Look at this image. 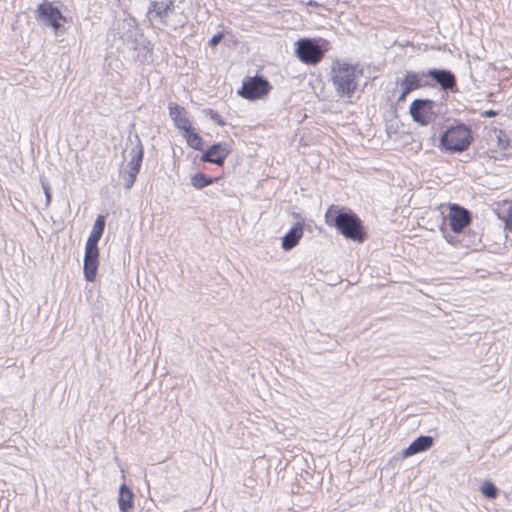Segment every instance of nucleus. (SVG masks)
<instances>
[{
	"mask_svg": "<svg viewBox=\"0 0 512 512\" xmlns=\"http://www.w3.org/2000/svg\"><path fill=\"white\" fill-rule=\"evenodd\" d=\"M105 228V217L103 215H98L93 227L92 231L86 241L85 245V255H84V265L83 272L86 281L94 282L99 266V249L98 242L102 237Z\"/></svg>",
	"mask_w": 512,
	"mask_h": 512,
	"instance_id": "1",
	"label": "nucleus"
},
{
	"mask_svg": "<svg viewBox=\"0 0 512 512\" xmlns=\"http://www.w3.org/2000/svg\"><path fill=\"white\" fill-rule=\"evenodd\" d=\"M473 141L470 127L465 124H456L447 127L439 139V148L450 153L466 151Z\"/></svg>",
	"mask_w": 512,
	"mask_h": 512,
	"instance_id": "2",
	"label": "nucleus"
},
{
	"mask_svg": "<svg viewBox=\"0 0 512 512\" xmlns=\"http://www.w3.org/2000/svg\"><path fill=\"white\" fill-rule=\"evenodd\" d=\"M331 80L340 97L352 96V65L335 60L331 66Z\"/></svg>",
	"mask_w": 512,
	"mask_h": 512,
	"instance_id": "3",
	"label": "nucleus"
},
{
	"mask_svg": "<svg viewBox=\"0 0 512 512\" xmlns=\"http://www.w3.org/2000/svg\"><path fill=\"white\" fill-rule=\"evenodd\" d=\"M324 218L328 226L335 227L343 236L352 239V211L339 205H331Z\"/></svg>",
	"mask_w": 512,
	"mask_h": 512,
	"instance_id": "4",
	"label": "nucleus"
},
{
	"mask_svg": "<svg viewBox=\"0 0 512 512\" xmlns=\"http://www.w3.org/2000/svg\"><path fill=\"white\" fill-rule=\"evenodd\" d=\"M510 146L511 139L505 130L496 127L490 130L486 149V154L489 158L494 160L504 159Z\"/></svg>",
	"mask_w": 512,
	"mask_h": 512,
	"instance_id": "5",
	"label": "nucleus"
},
{
	"mask_svg": "<svg viewBox=\"0 0 512 512\" xmlns=\"http://www.w3.org/2000/svg\"><path fill=\"white\" fill-rule=\"evenodd\" d=\"M324 49L319 42L313 39H300L297 41L296 54L305 64L315 65L324 56Z\"/></svg>",
	"mask_w": 512,
	"mask_h": 512,
	"instance_id": "6",
	"label": "nucleus"
},
{
	"mask_svg": "<svg viewBox=\"0 0 512 512\" xmlns=\"http://www.w3.org/2000/svg\"><path fill=\"white\" fill-rule=\"evenodd\" d=\"M137 142L130 149V160L128 162V169L123 173L124 186L126 189H131L135 183L136 177L140 171L143 160L144 150L142 143L138 137Z\"/></svg>",
	"mask_w": 512,
	"mask_h": 512,
	"instance_id": "7",
	"label": "nucleus"
},
{
	"mask_svg": "<svg viewBox=\"0 0 512 512\" xmlns=\"http://www.w3.org/2000/svg\"><path fill=\"white\" fill-rule=\"evenodd\" d=\"M271 89L269 82L262 76L248 77L243 81L238 94L248 100H255L265 96Z\"/></svg>",
	"mask_w": 512,
	"mask_h": 512,
	"instance_id": "8",
	"label": "nucleus"
},
{
	"mask_svg": "<svg viewBox=\"0 0 512 512\" xmlns=\"http://www.w3.org/2000/svg\"><path fill=\"white\" fill-rule=\"evenodd\" d=\"M446 207L448 209L446 219L451 230L456 234L462 233L471 224V213L456 203H449Z\"/></svg>",
	"mask_w": 512,
	"mask_h": 512,
	"instance_id": "9",
	"label": "nucleus"
},
{
	"mask_svg": "<svg viewBox=\"0 0 512 512\" xmlns=\"http://www.w3.org/2000/svg\"><path fill=\"white\" fill-rule=\"evenodd\" d=\"M434 107L435 103L433 100L416 99L410 104L409 112L415 122L426 126L436 117Z\"/></svg>",
	"mask_w": 512,
	"mask_h": 512,
	"instance_id": "10",
	"label": "nucleus"
},
{
	"mask_svg": "<svg viewBox=\"0 0 512 512\" xmlns=\"http://www.w3.org/2000/svg\"><path fill=\"white\" fill-rule=\"evenodd\" d=\"M36 12L38 19L51 26L54 30L57 31L63 27L65 17L51 2L44 0L38 5Z\"/></svg>",
	"mask_w": 512,
	"mask_h": 512,
	"instance_id": "11",
	"label": "nucleus"
},
{
	"mask_svg": "<svg viewBox=\"0 0 512 512\" xmlns=\"http://www.w3.org/2000/svg\"><path fill=\"white\" fill-rule=\"evenodd\" d=\"M402 89L399 100H405L407 95L414 90L429 86L430 83L426 79V72L408 71L399 82Z\"/></svg>",
	"mask_w": 512,
	"mask_h": 512,
	"instance_id": "12",
	"label": "nucleus"
},
{
	"mask_svg": "<svg viewBox=\"0 0 512 512\" xmlns=\"http://www.w3.org/2000/svg\"><path fill=\"white\" fill-rule=\"evenodd\" d=\"M230 151L231 150L228 143L219 142L210 146L202 155L201 160L203 162L213 163L221 166L223 165Z\"/></svg>",
	"mask_w": 512,
	"mask_h": 512,
	"instance_id": "13",
	"label": "nucleus"
},
{
	"mask_svg": "<svg viewBox=\"0 0 512 512\" xmlns=\"http://www.w3.org/2000/svg\"><path fill=\"white\" fill-rule=\"evenodd\" d=\"M169 115L174 122V125L183 132L191 128V122L188 118V113L183 106L177 103L170 102L168 104Z\"/></svg>",
	"mask_w": 512,
	"mask_h": 512,
	"instance_id": "14",
	"label": "nucleus"
},
{
	"mask_svg": "<svg viewBox=\"0 0 512 512\" xmlns=\"http://www.w3.org/2000/svg\"><path fill=\"white\" fill-rule=\"evenodd\" d=\"M427 77H432L444 90H453L456 86L455 76L447 70H429L426 72Z\"/></svg>",
	"mask_w": 512,
	"mask_h": 512,
	"instance_id": "15",
	"label": "nucleus"
},
{
	"mask_svg": "<svg viewBox=\"0 0 512 512\" xmlns=\"http://www.w3.org/2000/svg\"><path fill=\"white\" fill-rule=\"evenodd\" d=\"M304 227L302 223H296L282 238L281 247L284 251H290L303 236Z\"/></svg>",
	"mask_w": 512,
	"mask_h": 512,
	"instance_id": "16",
	"label": "nucleus"
},
{
	"mask_svg": "<svg viewBox=\"0 0 512 512\" xmlns=\"http://www.w3.org/2000/svg\"><path fill=\"white\" fill-rule=\"evenodd\" d=\"M433 445V438L430 436H420L415 439L404 451V457H410L417 453L430 449Z\"/></svg>",
	"mask_w": 512,
	"mask_h": 512,
	"instance_id": "17",
	"label": "nucleus"
},
{
	"mask_svg": "<svg viewBox=\"0 0 512 512\" xmlns=\"http://www.w3.org/2000/svg\"><path fill=\"white\" fill-rule=\"evenodd\" d=\"M133 498L132 491L122 484L119 488L118 505L121 512H132L133 510Z\"/></svg>",
	"mask_w": 512,
	"mask_h": 512,
	"instance_id": "18",
	"label": "nucleus"
},
{
	"mask_svg": "<svg viewBox=\"0 0 512 512\" xmlns=\"http://www.w3.org/2000/svg\"><path fill=\"white\" fill-rule=\"evenodd\" d=\"M172 1L166 3L164 1H152L148 7V13L154 15L155 17L162 18L168 14L172 6Z\"/></svg>",
	"mask_w": 512,
	"mask_h": 512,
	"instance_id": "19",
	"label": "nucleus"
},
{
	"mask_svg": "<svg viewBox=\"0 0 512 512\" xmlns=\"http://www.w3.org/2000/svg\"><path fill=\"white\" fill-rule=\"evenodd\" d=\"M183 136L187 141V144L195 149L202 150L203 140L202 138L192 130V127L183 132Z\"/></svg>",
	"mask_w": 512,
	"mask_h": 512,
	"instance_id": "20",
	"label": "nucleus"
},
{
	"mask_svg": "<svg viewBox=\"0 0 512 512\" xmlns=\"http://www.w3.org/2000/svg\"><path fill=\"white\" fill-rule=\"evenodd\" d=\"M214 182L213 178L206 176L204 173H196L191 178V184L196 189H202Z\"/></svg>",
	"mask_w": 512,
	"mask_h": 512,
	"instance_id": "21",
	"label": "nucleus"
},
{
	"mask_svg": "<svg viewBox=\"0 0 512 512\" xmlns=\"http://www.w3.org/2000/svg\"><path fill=\"white\" fill-rule=\"evenodd\" d=\"M481 492L482 494L489 498V499H494L496 498L497 494H498V489L496 488V486L490 482V481H485L482 486H481Z\"/></svg>",
	"mask_w": 512,
	"mask_h": 512,
	"instance_id": "22",
	"label": "nucleus"
},
{
	"mask_svg": "<svg viewBox=\"0 0 512 512\" xmlns=\"http://www.w3.org/2000/svg\"><path fill=\"white\" fill-rule=\"evenodd\" d=\"M366 238V233L362 226L361 220L354 216V241L363 242Z\"/></svg>",
	"mask_w": 512,
	"mask_h": 512,
	"instance_id": "23",
	"label": "nucleus"
},
{
	"mask_svg": "<svg viewBox=\"0 0 512 512\" xmlns=\"http://www.w3.org/2000/svg\"><path fill=\"white\" fill-rule=\"evenodd\" d=\"M40 183L46 198L45 205L48 207L51 203V188L45 177L40 178Z\"/></svg>",
	"mask_w": 512,
	"mask_h": 512,
	"instance_id": "24",
	"label": "nucleus"
},
{
	"mask_svg": "<svg viewBox=\"0 0 512 512\" xmlns=\"http://www.w3.org/2000/svg\"><path fill=\"white\" fill-rule=\"evenodd\" d=\"M505 227L512 232V204L507 210L506 216L503 218Z\"/></svg>",
	"mask_w": 512,
	"mask_h": 512,
	"instance_id": "25",
	"label": "nucleus"
},
{
	"mask_svg": "<svg viewBox=\"0 0 512 512\" xmlns=\"http://www.w3.org/2000/svg\"><path fill=\"white\" fill-rule=\"evenodd\" d=\"M206 114L210 116V118L215 121L218 125L223 126L225 123L222 121L221 116L214 110L208 109Z\"/></svg>",
	"mask_w": 512,
	"mask_h": 512,
	"instance_id": "26",
	"label": "nucleus"
},
{
	"mask_svg": "<svg viewBox=\"0 0 512 512\" xmlns=\"http://www.w3.org/2000/svg\"><path fill=\"white\" fill-rule=\"evenodd\" d=\"M223 38V33L219 32L215 34L209 41L211 46H217Z\"/></svg>",
	"mask_w": 512,
	"mask_h": 512,
	"instance_id": "27",
	"label": "nucleus"
},
{
	"mask_svg": "<svg viewBox=\"0 0 512 512\" xmlns=\"http://www.w3.org/2000/svg\"><path fill=\"white\" fill-rule=\"evenodd\" d=\"M498 115V112L495 110H486L482 113L483 117H495Z\"/></svg>",
	"mask_w": 512,
	"mask_h": 512,
	"instance_id": "28",
	"label": "nucleus"
}]
</instances>
